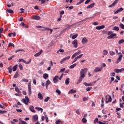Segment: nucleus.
I'll list each match as a JSON object with an SVG mask.
<instances>
[{
  "mask_svg": "<svg viewBox=\"0 0 124 124\" xmlns=\"http://www.w3.org/2000/svg\"><path fill=\"white\" fill-rule=\"evenodd\" d=\"M43 51V50H42V49H41L38 53H37L36 54H34V57H39V56H40V55H41V54H42V52Z\"/></svg>",
  "mask_w": 124,
  "mask_h": 124,
  "instance_id": "20",
  "label": "nucleus"
},
{
  "mask_svg": "<svg viewBox=\"0 0 124 124\" xmlns=\"http://www.w3.org/2000/svg\"><path fill=\"white\" fill-rule=\"evenodd\" d=\"M89 98L88 97H84L83 98V101H86V100Z\"/></svg>",
  "mask_w": 124,
  "mask_h": 124,
  "instance_id": "62",
  "label": "nucleus"
},
{
  "mask_svg": "<svg viewBox=\"0 0 124 124\" xmlns=\"http://www.w3.org/2000/svg\"><path fill=\"white\" fill-rule=\"evenodd\" d=\"M78 36V34H76L75 35H73L72 37V39H75Z\"/></svg>",
  "mask_w": 124,
  "mask_h": 124,
  "instance_id": "43",
  "label": "nucleus"
},
{
  "mask_svg": "<svg viewBox=\"0 0 124 124\" xmlns=\"http://www.w3.org/2000/svg\"><path fill=\"white\" fill-rule=\"evenodd\" d=\"M56 93H58V94H59V95L61 93V91H60V90H59V89H57L56 90Z\"/></svg>",
  "mask_w": 124,
  "mask_h": 124,
  "instance_id": "47",
  "label": "nucleus"
},
{
  "mask_svg": "<svg viewBox=\"0 0 124 124\" xmlns=\"http://www.w3.org/2000/svg\"><path fill=\"white\" fill-rule=\"evenodd\" d=\"M108 100L109 101V102H111V101H112V97L110 95H108Z\"/></svg>",
  "mask_w": 124,
  "mask_h": 124,
  "instance_id": "55",
  "label": "nucleus"
},
{
  "mask_svg": "<svg viewBox=\"0 0 124 124\" xmlns=\"http://www.w3.org/2000/svg\"><path fill=\"white\" fill-rule=\"evenodd\" d=\"M114 36H117V34L112 33L108 37V39H112Z\"/></svg>",
  "mask_w": 124,
  "mask_h": 124,
  "instance_id": "16",
  "label": "nucleus"
},
{
  "mask_svg": "<svg viewBox=\"0 0 124 124\" xmlns=\"http://www.w3.org/2000/svg\"><path fill=\"white\" fill-rule=\"evenodd\" d=\"M10 46H12L14 48L15 47V46L13 43H10L8 46V47H10Z\"/></svg>",
  "mask_w": 124,
  "mask_h": 124,
  "instance_id": "45",
  "label": "nucleus"
},
{
  "mask_svg": "<svg viewBox=\"0 0 124 124\" xmlns=\"http://www.w3.org/2000/svg\"><path fill=\"white\" fill-rule=\"evenodd\" d=\"M119 0H115V1L112 3V4L108 6V7H113V6H115V5H116V3H118V2H119Z\"/></svg>",
  "mask_w": 124,
  "mask_h": 124,
  "instance_id": "13",
  "label": "nucleus"
},
{
  "mask_svg": "<svg viewBox=\"0 0 124 124\" xmlns=\"http://www.w3.org/2000/svg\"><path fill=\"white\" fill-rule=\"evenodd\" d=\"M19 120L20 121L19 124H26V122L25 121L21 120V119H19Z\"/></svg>",
  "mask_w": 124,
  "mask_h": 124,
  "instance_id": "34",
  "label": "nucleus"
},
{
  "mask_svg": "<svg viewBox=\"0 0 124 124\" xmlns=\"http://www.w3.org/2000/svg\"><path fill=\"white\" fill-rule=\"evenodd\" d=\"M38 97L39 99H43V96L42 95V94H41V93H39L38 94Z\"/></svg>",
  "mask_w": 124,
  "mask_h": 124,
  "instance_id": "28",
  "label": "nucleus"
},
{
  "mask_svg": "<svg viewBox=\"0 0 124 124\" xmlns=\"http://www.w3.org/2000/svg\"><path fill=\"white\" fill-rule=\"evenodd\" d=\"M14 57H15V55H13V56H12L11 57H9V58H8V61H11V60H12V59L13 58H14Z\"/></svg>",
  "mask_w": 124,
  "mask_h": 124,
  "instance_id": "60",
  "label": "nucleus"
},
{
  "mask_svg": "<svg viewBox=\"0 0 124 124\" xmlns=\"http://www.w3.org/2000/svg\"><path fill=\"white\" fill-rule=\"evenodd\" d=\"M124 8L121 7L119 9H117V10H114L113 11L114 14H118V13H120V12H122V11H124Z\"/></svg>",
  "mask_w": 124,
  "mask_h": 124,
  "instance_id": "5",
  "label": "nucleus"
},
{
  "mask_svg": "<svg viewBox=\"0 0 124 124\" xmlns=\"http://www.w3.org/2000/svg\"><path fill=\"white\" fill-rule=\"evenodd\" d=\"M87 71H88V68H85L84 69H82L80 71V76L79 77V78L77 82V85L78 84H80L81 82H82V80L85 78V74L87 73Z\"/></svg>",
  "mask_w": 124,
  "mask_h": 124,
  "instance_id": "1",
  "label": "nucleus"
},
{
  "mask_svg": "<svg viewBox=\"0 0 124 124\" xmlns=\"http://www.w3.org/2000/svg\"><path fill=\"white\" fill-rule=\"evenodd\" d=\"M122 43H124V39H121L118 42V44L121 45V44H122Z\"/></svg>",
  "mask_w": 124,
  "mask_h": 124,
  "instance_id": "38",
  "label": "nucleus"
},
{
  "mask_svg": "<svg viewBox=\"0 0 124 124\" xmlns=\"http://www.w3.org/2000/svg\"><path fill=\"white\" fill-rule=\"evenodd\" d=\"M18 67L20 70H22L23 69V65H22V64H19Z\"/></svg>",
  "mask_w": 124,
  "mask_h": 124,
  "instance_id": "54",
  "label": "nucleus"
},
{
  "mask_svg": "<svg viewBox=\"0 0 124 124\" xmlns=\"http://www.w3.org/2000/svg\"><path fill=\"white\" fill-rule=\"evenodd\" d=\"M18 77H19V73H18V72H16L14 76V78H18Z\"/></svg>",
  "mask_w": 124,
  "mask_h": 124,
  "instance_id": "41",
  "label": "nucleus"
},
{
  "mask_svg": "<svg viewBox=\"0 0 124 124\" xmlns=\"http://www.w3.org/2000/svg\"><path fill=\"white\" fill-rule=\"evenodd\" d=\"M75 25H76V23L73 24L71 25H67V27L68 28H70L71 27H74V26H75Z\"/></svg>",
  "mask_w": 124,
  "mask_h": 124,
  "instance_id": "61",
  "label": "nucleus"
},
{
  "mask_svg": "<svg viewBox=\"0 0 124 124\" xmlns=\"http://www.w3.org/2000/svg\"><path fill=\"white\" fill-rule=\"evenodd\" d=\"M76 65H77V63H74L73 65H71L69 67L70 69H73V68H74V67H75V66H76Z\"/></svg>",
  "mask_w": 124,
  "mask_h": 124,
  "instance_id": "33",
  "label": "nucleus"
},
{
  "mask_svg": "<svg viewBox=\"0 0 124 124\" xmlns=\"http://www.w3.org/2000/svg\"><path fill=\"white\" fill-rule=\"evenodd\" d=\"M48 30L50 29H49V28H47V27L42 26L41 29H40V31H48Z\"/></svg>",
  "mask_w": 124,
  "mask_h": 124,
  "instance_id": "22",
  "label": "nucleus"
},
{
  "mask_svg": "<svg viewBox=\"0 0 124 124\" xmlns=\"http://www.w3.org/2000/svg\"><path fill=\"white\" fill-rule=\"evenodd\" d=\"M45 118H46V123H48V122H49V119H48V116H45Z\"/></svg>",
  "mask_w": 124,
  "mask_h": 124,
  "instance_id": "64",
  "label": "nucleus"
},
{
  "mask_svg": "<svg viewBox=\"0 0 124 124\" xmlns=\"http://www.w3.org/2000/svg\"><path fill=\"white\" fill-rule=\"evenodd\" d=\"M69 78H68L66 79L65 81V85H69Z\"/></svg>",
  "mask_w": 124,
  "mask_h": 124,
  "instance_id": "31",
  "label": "nucleus"
},
{
  "mask_svg": "<svg viewBox=\"0 0 124 124\" xmlns=\"http://www.w3.org/2000/svg\"><path fill=\"white\" fill-rule=\"evenodd\" d=\"M29 109L31 111V112H32V113H35V110H34V108L33 107V106H30Z\"/></svg>",
  "mask_w": 124,
  "mask_h": 124,
  "instance_id": "21",
  "label": "nucleus"
},
{
  "mask_svg": "<svg viewBox=\"0 0 124 124\" xmlns=\"http://www.w3.org/2000/svg\"><path fill=\"white\" fill-rule=\"evenodd\" d=\"M102 70V67L101 68H99L98 67H97L94 69V72H99V71H101Z\"/></svg>",
  "mask_w": 124,
  "mask_h": 124,
  "instance_id": "18",
  "label": "nucleus"
},
{
  "mask_svg": "<svg viewBox=\"0 0 124 124\" xmlns=\"http://www.w3.org/2000/svg\"><path fill=\"white\" fill-rule=\"evenodd\" d=\"M87 42L88 39L86 37H84L81 41L82 44H86Z\"/></svg>",
  "mask_w": 124,
  "mask_h": 124,
  "instance_id": "15",
  "label": "nucleus"
},
{
  "mask_svg": "<svg viewBox=\"0 0 124 124\" xmlns=\"http://www.w3.org/2000/svg\"><path fill=\"white\" fill-rule=\"evenodd\" d=\"M65 71V68H62L60 70V73H62V72H64V71Z\"/></svg>",
  "mask_w": 124,
  "mask_h": 124,
  "instance_id": "52",
  "label": "nucleus"
},
{
  "mask_svg": "<svg viewBox=\"0 0 124 124\" xmlns=\"http://www.w3.org/2000/svg\"><path fill=\"white\" fill-rule=\"evenodd\" d=\"M28 94L31 95V82L28 84Z\"/></svg>",
  "mask_w": 124,
  "mask_h": 124,
  "instance_id": "4",
  "label": "nucleus"
},
{
  "mask_svg": "<svg viewBox=\"0 0 124 124\" xmlns=\"http://www.w3.org/2000/svg\"><path fill=\"white\" fill-rule=\"evenodd\" d=\"M22 82H24L25 83H28L29 82V79L26 78H24L21 80Z\"/></svg>",
  "mask_w": 124,
  "mask_h": 124,
  "instance_id": "42",
  "label": "nucleus"
},
{
  "mask_svg": "<svg viewBox=\"0 0 124 124\" xmlns=\"http://www.w3.org/2000/svg\"><path fill=\"white\" fill-rule=\"evenodd\" d=\"M108 51H107V50H104L103 51V55H104V56H107V55H108Z\"/></svg>",
  "mask_w": 124,
  "mask_h": 124,
  "instance_id": "36",
  "label": "nucleus"
},
{
  "mask_svg": "<svg viewBox=\"0 0 124 124\" xmlns=\"http://www.w3.org/2000/svg\"><path fill=\"white\" fill-rule=\"evenodd\" d=\"M83 84L86 86V87H91V86H93L95 84V81L90 82L89 83L84 82Z\"/></svg>",
  "mask_w": 124,
  "mask_h": 124,
  "instance_id": "6",
  "label": "nucleus"
},
{
  "mask_svg": "<svg viewBox=\"0 0 124 124\" xmlns=\"http://www.w3.org/2000/svg\"><path fill=\"white\" fill-rule=\"evenodd\" d=\"M33 122H37L38 121V116L37 115H34L32 116Z\"/></svg>",
  "mask_w": 124,
  "mask_h": 124,
  "instance_id": "12",
  "label": "nucleus"
},
{
  "mask_svg": "<svg viewBox=\"0 0 124 124\" xmlns=\"http://www.w3.org/2000/svg\"><path fill=\"white\" fill-rule=\"evenodd\" d=\"M8 71H9V73H10V74H11V73H12V66H10L8 68Z\"/></svg>",
  "mask_w": 124,
  "mask_h": 124,
  "instance_id": "30",
  "label": "nucleus"
},
{
  "mask_svg": "<svg viewBox=\"0 0 124 124\" xmlns=\"http://www.w3.org/2000/svg\"><path fill=\"white\" fill-rule=\"evenodd\" d=\"M112 31H119V28L118 26H115L113 27Z\"/></svg>",
  "mask_w": 124,
  "mask_h": 124,
  "instance_id": "26",
  "label": "nucleus"
},
{
  "mask_svg": "<svg viewBox=\"0 0 124 124\" xmlns=\"http://www.w3.org/2000/svg\"><path fill=\"white\" fill-rule=\"evenodd\" d=\"M81 54V50H78V52L75 53L71 57V59H74L76 57H77V56H78V55H80Z\"/></svg>",
  "mask_w": 124,
  "mask_h": 124,
  "instance_id": "8",
  "label": "nucleus"
},
{
  "mask_svg": "<svg viewBox=\"0 0 124 124\" xmlns=\"http://www.w3.org/2000/svg\"><path fill=\"white\" fill-rule=\"evenodd\" d=\"M69 59H70V56H67L66 57H65L60 62V63H61V64H62L63 62H65V61H67V60H69Z\"/></svg>",
  "mask_w": 124,
  "mask_h": 124,
  "instance_id": "11",
  "label": "nucleus"
},
{
  "mask_svg": "<svg viewBox=\"0 0 124 124\" xmlns=\"http://www.w3.org/2000/svg\"><path fill=\"white\" fill-rule=\"evenodd\" d=\"M76 92H77L76 90H74L73 89H71L69 91L68 93H69V94L70 93H76Z\"/></svg>",
  "mask_w": 124,
  "mask_h": 124,
  "instance_id": "27",
  "label": "nucleus"
},
{
  "mask_svg": "<svg viewBox=\"0 0 124 124\" xmlns=\"http://www.w3.org/2000/svg\"><path fill=\"white\" fill-rule=\"evenodd\" d=\"M82 122L83 124H86V123H87V119L86 118H83L82 119Z\"/></svg>",
  "mask_w": 124,
  "mask_h": 124,
  "instance_id": "48",
  "label": "nucleus"
},
{
  "mask_svg": "<svg viewBox=\"0 0 124 124\" xmlns=\"http://www.w3.org/2000/svg\"><path fill=\"white\" fill-rule=\"evenodd\" d=\"M15 91L16 92V93H21V91L19 90V88L18 87H16L15 88Z\"/></svg>",
  "mask_w": 124,
  "mask_h": 124,
  "instance_id": "35",
  "label": "nucleus"
},
{
  "mask_svg": "<svg viewBox=\"0 0 124 124\" xmlns=\"http://www.w3.org/2000/svg\"><path fill=\"white\" fill-rule=\"evenodd\" d=\"M84 54H80L79 56H77V57H76L74 59V60L76 61V62H77V60H78V59H81V57H82V56H83Z\"/></svg>",
  "mask_w": 124,
  "mask_h": 124,
  "instance_id": "23",
  "label": "nucleus"
},
{
  "mask_svg": "<svg viewBox=\"0 0 124 124\" xmlns=\"http://www.w3.org/2000/svg\"><path fill=\"white\" fill-rule=\"evenodd\" d=\"M123 71H124V68H121V69H114V72L115 73H121V72H123Z\"/></svg>",
  "mask_w": 124,
  "mask_h": 124,
  "instance_id": "10",
  "label": "nucleus"
},
{
  "mask_svg": "<svg viewBox=\"0 0 124 124\" xmlns=\"http://www.w3.org/2000/svg\"><path fill=\"white\" fill-rule=\"evenodd\" d=\"M22 101L23 103L26 104V105H29V103L30 102V98L27 96H25V98L22 99Z\"/></svg>",
  "mask_w": 124,
  "mask_h": 124,
  "instance_id": "3",
  "label": "nucleus"
},
{
  "mask_svg": "<svg viewBox=\"0 0 124 124\" xmlns=\"http://www.w3.org/2000/svg\"><path fill=\"white\" fill-rule=\"evenodd\" d=\"M35 109H36L37 111H41V113H42L43 112V109L41 108L36 107L35 108Z\"/></svg>",
  "mask_w": 124,
  "mask_h": 124,
  "instance_id": "29",
  "label": "nucleus"
},
{
  "mask_svg": "<svg viewBox=\"0 0 124 124\" xmlns=\"http://www.w3.org/2000/svg\"><path fill=\"white\" fill-rule=\"evenodd\" d=\"M7 12L8 13H11V14H14V12L13 11V10H10V9H8L7 10Z\"/></svg>",
  "mask_w": 124,
  "mask_h": 124,
  "instance_id": "39",
  "label": "nucleus"
},
{
  "mask_svg": "<svg viewBox=\"0 0 124 124\" xmlns=\"http://www.w3.org/2000/svg\"><path fill=\"white\" fill-rule=\"evenodd\" d=\"M112 33H113V31H109L108 32V35H111V34H112Z\"/></svg>",
  "mask_w": 124,
  "mask_h": 124,
  "instance_id": "63",
  "label": "nucleus"
},
{
  "mask_svg": "<svg viewBox=\"0 0 124 124\" xmlns=\"http://www.w3.org/2000/svg\"><path fill=\"white\" fill-rule=\"evenodd\" d=\"M51 84V81L49 79L46 81V89H48V86Z\"/></svg>",
  "mask_w": 124,
  "mask_h": 124,
  "instance_id": "19",
  "label": "nucleus"
},
{
  "mask_svg": "<svg viewBox=\"0 0 124 124\" xmlns=\"http://www.w3.org/2000/svg\"><path fill=\"white\" fill-rule=\"evenodd\" d=\"M24 62V63H26V61H25L24 59H19L18 60L19 62Z\"/></svg>",
  "mask_w": 124,
  "mask_h": 124,
  "instance_id": "46",
  "label": "nucleus"
},
{
  "mask_svg": "<svg viewBox=\"0 0 124 124\" xmlns=\"http://www.w3.org/2000/svg\"><path fill=\"white\" fill-rule=\"evenodd\" d=\"M115 51H116V54H117V55L120 54V55L117 59V60L115 62L116 63H119V62H122V59H123V55L122 54V53L121 52L119 53L118 52V49H115Z\"/></svg>",
  "mask_w": 124,
  "mask_h": 124,
  "instance_id": "2",
  "label": "nucleus"
},
{
  "mask_svg": "<svg viewBox=\"0 0 124 124\" xmlns=\"http://www.w3.org/2000/svg\"><path fill=\"white\" fill-rule=\"evenodd\" d=\"M92 89V87H87L86 88V91H87V92H90V91H91Z\"/></svg>",
  "mask_w": 124,
  "mask_h": 124,
  "instance_id": "57",
  "label": "nucleus"
},
{
  "mask_svg": "<svg viewBox=\"0 0 124 124\" xmlns=\"http://www.w3.org/2000/svg\"><path fill=\"white\" fill-rule=\"evenodd\" d=\"M6 111L5 110H0V114H5Z\"/></svg>",
  "mask_w": 124,
  "mask_h": 124,
  "instance_id": "53",
  "label": "nucleus"
},
{
  "mask_svg": "<svg viewBox=\"0 0 124 124\" xmlns=\"http://www.w3.org/2000/svg\"><path fill=\"white\" fill-rule=\"evenodd\" d=\"M72 44L74 45V48H77L78 47V41L76 39L72 42Z\"/></svg>",
  "mask_w": 124,
  "mask_h": 124,
  "instance_id": "7",
  "label": "nucleus"
},
{
  "mask_svg": "<svg viewBox=\"0 0 124 124\" xmlns=\"http://www.w3.org/2000/svg\"><path fill=\"white\" fill-rule=\"evenodd\" d=\"M109 55H110V56H114L116 55V53L113 51H109Z\"/></svg>",
  "mask_w": 124,
  "mask_h": 124,
  "instance_id": "37",
  "label": "nucleus"
},
{
  "mask_svg": "<svg viewBox=\"0 0 124 124\" xmlns=\"http://www.w3.org/2000/svg\"><path fill=\"white\" fill-rule=\"evenodd\" d=\"M92 25H93L94 26H98V22H94Z\"/></svg>",
  "mask_w": 124,
  "mask_h": 124,
  "instance_id": "56",
  "label": "nucleus"
},
{
  "mask_svg": "<svg viewBox=\"0 0 124 124\" xmlns=\"http://www.w3.org/2000/svg\"><path fill=\"white\" fill-rule=\"evenodd\" d=\"M116 75V74L114 72H112L110 73V76L114 77Z\"/></svg>",
  "mask_w": 124,
  "mask_h": 124,
  "instance_id": "59",
  "label": "nucleus"
},
{
  "mask_svg": "<svg viewBox=\"0 0 124 124\" xmlns=\"http://www.w3.org/2000/svg\"><path fill=\"white\" fill-rule=\"evenodd\" d=\"M32 19L34 20H36L37 21H38L40 19V16H31Z\"/></svg>",
  "mask_w": 124,
  "mask_h": 124,
  "instance_id": "14",
  "label": "nucleus"
},
{
  "mask_svg": "<svg viewBox=\"0 0 124 124\" xmlns=\"http://www.w3.org/2000/svg\"><path fill=\"white\" fill-rule=\"evenodd\" d=\"M105 28V26L104 25L97 26L96 27V30H98V31H99L100 30H103V29H104Z\"/></svg>",
  "mask_w": 124,
  "mask_h": 124,
  "instance_id": "17",
  "label": "nucleus"
},
{
  "mask_svg": "<svg viewBox=\"0 0 124 124\" xmlns=\"http://www.w3.org/2000/svg\"><path fill=\"white\" fill-rule=\"evenodd\" d=\"M63 77V74H62L61 76L58 78L59 80H62V77Z\"/></svg>",
  "mask_w": 124,
  "mask_h": 124,
  "instance_id": "58",
  "label": "nucleus"
},
{
  "mask_svg": "<svg viewBox=\"0 0 124 124\" xmlns=\"http://www.w3.org/2000/svg\"><path fill=\"white\" fill-rule=\"evenodd\" d=\"M44 64V61H42V62H39L38 64V66H41V65H42Z\"/></svg>",
  "mask_w": 124,
  "mask_h": 124,
  "instance_id": "49",
  "label": "nucleus"
},
{
  "mask_svg": "<svg viewBox=\"0 0 124 124\" xmlns=\"http://www.w3.org/2000/svg\"><path fill=\"white\" fill-rule=\"evenodd\" d=\"M48 77H49V75L47 74H44L43 75V78L45 80H47V79H48Z\"/></svg>",
  "mask_w": 124,
  "mask_h": 124,
  "instance_id": "25",
  "label": "nucleus"
},
{
  "mask_svg": "<svg viewBox=\"0 0 124 124\" xmlns=\"http://www.w3.org/2000/svg\"><path fill=\"white\" fill-rule=\"evenodd\" d=\"M18 52H25V50L23 49H18L16 51V53H17Z\"/></svg>",
  "mask_w": 124,
  "mask_h": 124,
  "instance_id": "44",
  "label": "nucleus"
},
{
  "mask_svg": "<svg viewBox=\"0 0 124 124\" xmlns=\"http://www.w3.org/2000/svg\"><path fill=\"white\" fill-rule=\"evenodd\" d=\"M49 99H50V97H47L46 99H45L44 102H47L48 101V100H49Z\"/></svg>",
  "mask_w": 124,
  "mask_h": 124,
  "instance_id": "50",
  "label": "nucleus"
},
{
  "mask_svg": "<svg viewBox=\"0 0 124 124\" xmlns=\"http://www.w3.org/2000/svg\"><path fill=\"white\" fill-rule=\"evenodd\" d=\"M119 27L122 29V30H124V25L123 23H120L119 24Z\"/></svg>",
  "mask_w": 124,
  "mask_h": 124,
  "instance_id": "40",
  "label": "nucleus"
},
{
  "mask_svg": "<svg viewBox=\"0 0 124 124\" xmlns=\"http://www.w3.org/2000/svg\"><path fill=\"white\" fill-rule=\"evenodd\" d=\"M94 4H95V3H93L92 4L88 5L87 7V9H89V8H93V7H94Z\"/></svg>",
  "mask_w": 124,
  "mask_h": 124,
  "instance_id": "24",
  "label": "nucleus"
},
{
  "mask_svg": "<svg viewBox=\"0 0 124 124\" xmlns=\"http://www.w3.org/2000/svg\"><path fill=\"white\" fill-rule=\"evenodd\" d=\"M18 66V64L15 65L14 67H13V71H16L17 70V67Z\"/></svg>",
  "mask_w": 124,
  "mask_h": 124,
  "instance_id": "32",
  "label": "nucleus"
},
{
  "mask_svg": "<svg viewBox=\"0 0 124 124\" xmlns=\"http://www.w3.org/2000/svg\"><path fill=\"white\" fill-rule=\"evenodd\" d=\"M15 95H16V96H21L22 94L21 93H15Z\"/></svg>",
  "mask_w": 124,
  "mask_h": 124,
  "instance_id": "51",
  "label": "nucleus"
},
{
  "mask_svg": "<svg viewBox=\"0 0 124 124\" xmlns=\"http://www.w3.org/2000/svg\"><path fill=\"white\" fill-rule=\"evenodd\" d=\"M53 82L56 84L59 82V76H55L53 79Z\"/></svg>",
  "mask_w": 124,
  "mask_h": 124,
  "instance_id": "9",
  "label": "nucleus"
}]
</instances>
